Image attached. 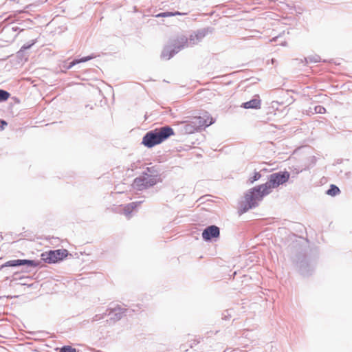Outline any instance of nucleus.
I'll use <instances>...</instances> for the list:
<instances>
[{"label": "nucleus", "mask_w": 352, "mask_h": 352, "mask_svg": "<svg viewBox=\"0 0 352 352\" xmlns=\"http://www.w3.org/2000/svg\"><path fill=\"white\" fill-rule=\"evenodd\" d=\"M290 177L287 171L278 172L270 175L269 180L264 184L259 185L248 190L244 196V199L241 201L239 211L240 214L247 212L248 210L257 205L263 197L269 195L273 188L286 183Z\"/></svg>", "instance_id": "f257e3e1"}, {"label": "nucleus", "mask_w": 352, "mask_h": 352, "mask_svg": "<svg viewBox=\"0 0 352 352\" xmlns=\"http://www.w3.org/2000/svg\"><path fill=\"white\" fill-rule=\"evenodd\" d=\"M174 134L173 129L168 126L157 128L147 132L143 137L142 143L147 148H152Z\"/></svg>", "instance_id": "f03ea898"}, {"label": "nucleus", "mask_w": 352, "mask_h": 352, "mask_svg": "<svg viewBox=\"0 0 352 352\" xmlns=\"http://www.w3.org/2000/svg\"><path fill=\"white\" fill-rule=\"evenodd\" d=\"M157 182V173L154 167H148L141 176L134 179L133 187L142 190L154 186Z\"/></svg>", "instance_id": "7ed1b4c3"}, {"label": "nucleus", "mask_w": 352, "mask_h": 352, "mask_svg": "<svg viewBox=\"0 0 352 352\" xmlns=\"http://www.w3.org/2000/svg\"><path fill=\"white\" fill-rule=\"evenodd\" d=\"M69 255L68 251L65 249L50 250L41 254V259L47 263H56L63 260Z\"/></svg>", "instance_id": "20e7f679"}, {"label": "nucleus", "mask_w": 352, "mask_h": 352, "mask_svg": "<svg viewBox=\"0 0 352 352\" xmlns=\"http://www.w3.org/2000/svg\"><path fill=\"white\" fill-rule=\"evenodd\" d=\"M213 123L212 118L208 113H205L201 116L194 117L192 118V124L198 128L208 126Z\"/></svg>", "instance_id": "39448f33"}, {"label": "nucleus", "mask_w": 352, "mask_h": 352, "mask_svg": "<svg viewBox=\"0 0 352 352\" xmlns=\"http://www.w3.org/2000/svg\"><path fill=\"white\" fill-rule=\"evenodd\" d=\"M219 228L216 226H210L206 228L202 232V237L206 241H210L212 238H218Z\"/></svg>", "instance_id": "423d86ee"}, {"label": "nucleus", "mask_w": 352, "mask_h": 352, "mask_svg": "<svg viewBox=\"0 0 352 352\" xmlns=\"http://www.w3.org/2000/svg\"><path fill=\"white\" fill-rule=\"evenodd\" d=\"M28 265L30 266H36L37 263H35V261L32 260H12L6 262L5 264H3L1 267H15L19 265Z\"/></svg>", "instance_id": "0eeeda50"}, {"label": "nucleus", "mask_w": 352, "mask_h": 352, "mask_svg": "<svg viewBox=\"0 0 352 352\" xmlns=\"http://www.w3.org/2000/svg\"><path fill=\"white\" fill-rule=\"evenodd\" d=\"M255 97L256 98L248 102H243L241 107L244 109H259L261 106V100L258 96H256Z\"/></svg>", "instance_id": "6e6552de"}, {"label": "nucleus", "mask_w": 352, "mask_h": 352, "mask_svg": "<svg viewBox=\"0 0 352 352\" xmlns=\"http://www.w3.org/2000/svg\"><path fill=\"white\" fill-rule=\"evenodd\" d=\"M184 130L186 133L191 134L196 131H197L199 129L197 127H196L194 124H192V119L190 121H187L184 122Z\"/></svg>", "instance_id": "1a4fd4ad"}, {"label": "nucleus", "mask_w": 352, "mask_h": 352, "mask_svg": "<svg viewBox=\"0 0 352 352\" xmlns=\"http://www.w3.org/2000/svg\"><path fill=\"white\" fill-rule=\"evenodd\" d=\"M340 190L338 186L334 184L330 186V188L327 191V194L329 196L334 197L340 194Z\"/></svg>", "instance_id": "9d476101"}, {"label": "nucleus", "mask_w": 352, "mask_h": 352, "mask_svg": "<svg viewBox=\"0 0 352 352\" xmlns=\"http://www.w3.org/2000/svg\"><path fill=\"white\" fill-rule=\"evenodd\" d=\"M96 58V56L94 55H91V56H86V57H84V58H82L80 59H75L71 63H70V65H69V67L75 65L76 64H78V63H82V62H86V61H88L89 60H91L93 58Z\"/></svg>", "instance_id": "9b49d317"}, {"label": "nucleus", "mask_w": 352, "mask_h": 352, "mask_svg": "<svg viewBox=\"0 0 352 352\" xmlns=\"http://www.w3.org/2000/svg\"><path fill=\"white\" fill-rule=\"evenodd\" d=\"M180 13L179 12H176L175 13L173 12H162L157 14V17H166V16H172L175 15H179Z\"/></svg>", "instance_id": "f8f14e48"}, {"label": "nucleus", "mask_w": 352, "mask_h": 352, "mask_svg": "<svg viewBox=\"0 0 352 352\" xmlns=\"http://www.w3.org/2000/svg\"><path fill=\"white\" fill-rule=\"evenodd\" d=\"M162 56L165 59H170L173 56V53L169 50L165 49L162 53Z\"/></svg>", "instance_id": "ddd939ff"}, {"label": "nucleus", "mask_w": 352, "mask_h": 352, "mask_svg": "<svg viewBox=\"0 0 352 352\" xmlns=\"http://www.w3.org/2000/svg\"><path fill=\"white\" fill-rule=\"evenodd\" d=\"M10 94L6 91L0 89V101L6 100L8 99Z\"/></svg>", "instance_id": "4468645a"}, {"label": "nucleus", "mask_w": 352, "mask_h": 352, "mask_svg": "<svg viewBox=\"0 0 352 352\" xmlns=\"http://www.w3.org/2000/svg\"><path fill=\"white\" fill-rule=\"evenodd\" d=\"M59 352H76V349L71 346H65L60 349Z\"/></svg>", "instance_id": "2eb2a0df"}, {"label": "nucleus", "mask_w": 352, "mask_h": 352, "mask_svg": "<svg viewBox=\"0 0 352 352\" xmlns=\"http://www.w3.org/2000/svg\"><path fill=\"white\" fill-rule=\"evenodd\" d=\"M314 111L316 113L320 114L324 113L326 112L325 108L321 105L316 106L314 108Z\"/></svg>", "instance_id": "dca6fc26"}, {"label": "nucleus", "mask_w": 352, "mask_h": 352, "mask_svg": "<svg viewBox=\"0 0 352 352\" xmlns=\"http://www.w3.org/2000/svg\"><path fill=\"white\" fill-rule=\"evenodd\" d=\"M134 208H135V205H134V204H133V203H132V204H131L128 205V206L126 207L125 210H124V212H125V214H129V213H130V211H129V210H133Z\"/></svg>", "instance_id": "f3484780"}, {"label": "nucleus", "mask_w": 352, "mask_h": 352, "mask_svg": "<svg viewBox=\"0 0 352 352\" xmlns=\"http://www.w3.org/2000/svg\"><path fill=\"white\" fill-rule=\"evenodd\" d=\"M261 175L259 173L256 172L254 173V176L251 178L250 182L253 183L254 182L259 179L261 178Z\"/></svg>", "instance_id": "a211bd4d"}, {"label": "nucleus", "mask_w": 352, "mask_h": 352, "mask_svg": "<svg viewBox=\"0 0 352 352\" xmlns=\"http://www.w3.org/2000/svg\"><path fill=\"white\" fill-rule=\"evenodd\" d=\"M6 125H7V122L6 121L0 120V129H3V128Z\"/></svg>", "instance_id": "6ab92c4d"}, {"label": "nucleus", "mask_w": 352, "mask_h": 352, "mask_svg": "<svg viewBox=\"0 0 352 352\" xmlns=\"http://www.w3.org/2000/svg\"><path fill=\"white\" fill-rule=\"evenodd\" d=\"M182 42H183L184 44H186V43H187V41H188V40H187V38H186V37L182 38Z\"/></svg>", "instance_id": "aec40b11"}, {"label": "nucleus", "mask_w": 352, "mask_h": 352, "mask_svg": "<svg viewBox=\"0 0 352 352\" xmlns=\"http://www.w3.org/2000/svg\"><path fill=\"white\" fill-rule=\"evenodd\" d=\"M29 47H30V46H27V47L23 46V47H22V49H28V48H29Z\"/></svg>", "instance_id": "412c9836"}]
</instances>
